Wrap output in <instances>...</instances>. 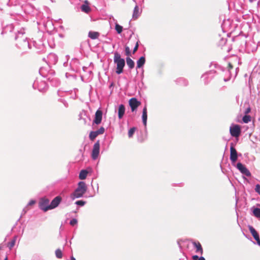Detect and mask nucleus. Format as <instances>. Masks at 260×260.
<instances>
[{
    "mask_svg": "<svg viewBox=\"0 0 260 260\" xmlns=\"http://www.w3.org/2000/svg\"><path fill=\"white\" fill-rule=\"evenodd\" d=\"M114 62L116 64V74L119 75L122 73L125 62L124 59L121 58L120 54L117 52L114 53Z\"/></svg>",
    "mask_w": 260,
    "mask_h": 260,
    "instance_id": "f257e3e1",
    "label": "nucleus"
},
{
    "mask_svg": "<svg viewBox=\"0 0 260 260\" xmlns=\"http://www.w3.org/2000/svg\"><path fill=\"white\" fill-rule=\"evenodd\" d=\"M16 46L24 52L28 51L30 49V45L27 38H24L23 40L16 41Z\"/></svg>",
    "mask_w": 260,
    "mask_h": 260,
    "instance_id": "f03ea898",
    "label": "nucleus"
},
{
    "mask_svg": "<svg viewBox=\"0 0 260 260\" xmlns=\"http://www.w3.org/2000/svg\"><path fill=\"white\" fill-rule=\"evenodd\" d=\"M49 200L46 198H41L39 202V208L44 212H46L50 209Z\"/></svg>",
    "mask_w": 260,
    "mask_h": 260,
    "instance_id": "7ed1b4c3",
    "label": "nucleus"
},
{
    "mask_svg": "<svg viewBox=\"0 0 260 260\" xmlns=\"http://www.w3.org/2000/svg\"><path fill=\"white\" fill-rule=\"evenodd\" d=\"M32 87L41 92H44L47 88L46 83L44 81H39L38 79L34 82Z\"/></svg>",
    "mask_w": 260,
    "mask_h": 260,
    "instance_id": "20e7f679",
    "label": "nucleus"
},
{
    "mask_svg": "<svg viewBox=\"0 0 260 260\" xmlns=\"http://www.w3.org/2000/svg\"><path fill=\"white\" fill-rule=\"evenodd\" d=\"M43 60L49 65H54L58 61L57 56L53 53L48 54L47 58H44Z\"/></svg>",
    "mask_w": 260,
    "mask_h": 260,
    "instance_id": "39448f33",
    "label": "nucleus"
},
{
    "mask_svg": "<svg viewBox=\"0 0 260 260\" xmlns=\"http://www.w3.org/2000/svg\"><path fill=\"white\" fill-rule=\"evenodd\" d=\"M230 132L232 137H239L241 133V127L238 124H232L230 128Z\"/></svg>",
    "mask_w": 260,
    "mask_h": 260,
    "instance_id": "423d86ee",
    "label": "nucleus"
},
{
    "mask_svg": "<svg viewBox=\"0 0 260 260\" xmlns=\"http://www.w3.org/2000/svg\"><path fill=\"white\" fill-rule=\"evenodd\" d=\"M216 71L214 70H211L210 71L206 72L205 74L202 75V78L204 80L205 84H207L213 78L214 74H216Z\"/></svg>",
    "mask_w": 260,
    "mask_h": 260,
    "instance_id": "0eeeda50",
    "label": "nucleus"
},
{
    "mask_svg": "<svg viewBox=\"0 0 260 260\" xmlns=\"http://www.w3.org/2000/svg\"><path fill=\"white\" fill-rule=\"evenodd\" d=\"M100 141H97L94 144L91 153L92 159L95 160L98 158L100 153Z\"/></svg>",
    "mask_w": 260,
    "mask_h": 260,
    "instance_id": "6e6552de",
    "label": "nucleus"
},
{
    "mask_svg": "<svg viewBox=\"0 0 260 260\" xmlns=\"http://www.w3.org/2000/svg\"><path fill=\"white\" fill-rule=\"evenodd\" d=\"M236 168L242 174L245 175L247 177H250L251 176L250 171L241 162H238L236 165Z\"/></svg>",
    "mask_w": 260,
    "mask_h": 260,
    "instance_id": "1a4fd4ad",
    "label": "nucleus"
},
{
    "mask_svg": "<svg viewBox=\"0 0 260 260\" xmlns=\"http://www.w3.org/2000/svg\"><path fill=\"white\" fill-rule=\"evenodd\" d=\"M238 153L236 149L233 147V144H231L230 147V159L232 163L233 164L235 163L238 159Z\"/></svg>",
    "mask_w": 260,
    "mask_h": 260,
    "instance_id": "9d476101",
    "label": "nucleus"
},
{
    "mask_svg": "<svg viewBox=\"0 0 260 260\" xmlns=\"http://www.w3.org/2000/svg\"><path fill=\"white\" fill-rule=\"evenodd\" d=\"M25 29L23 27L20 28V30H17L16 32H15V40L17 41L18 40H23L24 38H27L25 36Z\"/></svg>",
    "mask_w": 260,
    "mask_h": 260,
    "instance_id": "9b49d317",
    "label": "nucleus"
},
{
    "mask_svg": "<svg viewBox=\"0 0 260 260\" xmlns=\"http://www.w3.org/2000/svg\"><path fill=\"white\" fill-rule=\"evenodd\" d=\"M141 104V103L137 100L135 98L131 99L129 101V105L131 107L132 112L136 110L139 106Z\"/></svg>",
    "mask_w": 260,
    "mask_h": 260,
    "instance_id": "f8f14e48",
    "label": "nucleus"
},
{
    "mask_svg": "<svg viewBox=\"0 0 260 260\" xmlns=\"http://www.w3.org/2000/svg\"><path fill=\"white\" fill-rule=\"evenodd\" d=\"M105 132V128L103 127H101L99 129L92 131L89 134V139L91 140H93L99 135L103 134Z\"/></svg>",
    "mask_w": 260,
    "mask_h": 260,
    "instance_id": "ddd939ff",
    "label": "nucleus"
},
{
    "mask_svg": "<svg viewBox=\"0 0 260 260\" xmlns=\"http://www.w3.org/2000/svg\"><path fill=\"white\" fill-rule=\"evenodd\" d=\"M85 193L84 191L76 188L74 192L71 194L70 197L72 200H74L75 199L83 197Z\"/></svg>",
    "mask_w": 260,
    "mask_h": 260,
    "instance_id": "4468645a",
    "label": "nucleus"
},
{
    "mask_svg": "<svg viewBox=\"0 0 260 260\" xmlns=\"http://www.w3.org/2000/svg\"><path fill=\"white\" fill-rule=\"evenodd\" d=\"M62 198L60 196H58L55 197L51 202L50 204V210L53 209L59 205L60 202H61Z\"/></svg>",
    "mask_w": 260,
    "mask_h": 260,
    "instance_id": "2eb2a0df",
    "label": "nucleus"
},
{
    "mask_svg": "<svg viewBox=\"0 0 260 260\" xmlns=\"http://www.w3.org/2000/svg\"><path fill=\"white\" fill-rule=\"evenodd\" d=\"M103 112L102 111L99 109L98 110L95 114L94 119L93 120V122L96 124H99L101 123L102 119Z\"/></svg>",
    "mask_w": 260,
    "mask_h": 260,
    "instance_id": "dca6fc26",
    "label": "nucleus"
},
{
    "mask_svg": "<svg viewBox=\"0 0 260 260\" xmlns=\"http://www.w3.org/2000/svg\"><path fill=\"white\" fill-rule=\"evenodd\" d=\"M48 80L53 86L57 87L60 84V81L56 77H48Z\"/></svg>",
    "mask_w": 260,
    "mask_h": 260,
    "instance_id": "f3484780",
    "label": "nucleus"
},
{
    "mask_svg": "<svg viewBox=\"0 0 260 260\" xmlns=\"http://www.w3.org/2000/svg\"><path fill=\"white\" fill-rule=\"evenodd\" d=\"M125 109L124 105L123 104H120L119 106L118 110V118L119 119H121L123 117V116L125 113Z\"/></svg>",
    "mask_w": 260,
    "mask_h": 260,
    "instance_id": "a211bd4d",
    "label": "nucleus"
},
{
    "mask_svg": "<svg viewBox=\"0 0 260 260\" xmlns=\"http://www.w3.org/2000/svg\"><path fill=\"white\" fill-rule=\"evenodd\" d=\"M142 122L145 126H146L147 124V111L146 106H145L143 109L142 112Z\"/></svg>",
    "mask_w": 260,
    "mask_h": 260,
    "instance_id": "6ab92c4d",
    "label": "nucleus"
},
{
    "mask_svg": "<svg viewBox=\"0 0 260 260\" xmlns=\"http://www.w3.org/2000/svg\"><path fill=\"white\" fill-rule=\"evenodd\" d=\"M14 27L12 24H10L6 26L3 28L2 34H7L8 32H11L14 30Z\"/></svg>",
    "mask_w": 260,
    "mask_h": 260,
    "instance_id": "aec40b11",
    "label": "nucleus"
},
{
    "mask_svg": "<svg viewBox=\"0 0 260 260\" xmlns=\"http://www.w3.org/2000/svg\"><path fill=\"white\" fill-rule=\"evenodd\" d=\"M177 84L181 86H186L188 85V81L184 78H179L175 81Z\"/></svg>",
    "mask_w": 260,
    "mask_h": 260,
    "instance_id": "412c9836",
    "label": "nucleus"
},
{
    "mask_svg": "<svg viewBox=\"0 0 260 260\" xmlns=\"http://www.w3.org/2000/svg\"><path fill=\"white\" fill-rule=\"evenodd\" d=\"M248 227L250 232L251 233L254 239L259 237L258 233L252 226L249 225Z\"/></svg>",
    "mask_w": 260,
    "mask_h": 260,
    "instance_id": "4be33fe9",
    "label": "nucleus"
},
{
    "mask_svg": "<svg viewBox=\"0 0 260 260\" xmlns=\"http://www.w3.org/2000/svg\"><path fill=\"white\" fill-rule=\"evenodd\" d=\"M233 69V66L232 65V64L231 62L229 63L228 70L226 71V74H227L229 76V77L228 78H224L223 80L225 82L228 81L230 80L231 75L232 74L231 70Z\"/></svg>",
    "mask_w": 260,
    "mask_h": 260,
    "instance_id": "5701e85b",
    "label": "nucleus"
},
{
    "mask_svg": "<svg viewBox=\"0 0 260 260\" xmlns=\"http://www.w3.org/2000/svg\"><path fill=\"white\" fill-rule=\"evenodd\" d=\"M81 10L82 12L86 13H88L90 11L91 9L88 5L87 1H85V3L81 6Z\"/></svg>",
    "mask_w": 260,
    "mask_h": 260,
    "instance_id": "b1692460",
    "label": "nucleus"
},
{
    "mask_svg": "<svg viewBox=\"0 0 260 260\" xmlns=\"http://www.w3.org/2000/svg\"><path fill=\"white\" fill-rule=\"evenodd\" d=\"M77 188L79 189L80 190H81L86 192L87 189V187L85 182L83 181H80L78 183Z\"/></svg>",
    "mask_w": 260,
    "mask_h": 260,
    "instance_id": "393cba45",
    "label": "nucleus"
},
{
    "mask_svg": "<svg viewBox=\"0 0 260 260\" xmlns=\"http://www.w3.org/2000/svg\"><path fill=\"white\" fill-rule=\"evenodd\" d=\"M146 61L145 57L144 56H141L137 61V68H141L145 64Z\"/></svg>",
    "mask_w": 260,
    "mask_h": 260,
    "instance_id": "a878e982",
    "label": "nucleus"
},
{
    "mask_svg": "<svg viewBox=\"0 0 260 260\" xmlns=\"http://www.w3.org/2000/svg\"><path fill=\"white\" fill-rule=\"evenodd\" d=\"M193 245L196 248V252L203 254V250L201 244L199 242H193Z\"/></svg>",
    "mask_w": 260,
    "mask_h": 260,
    "instance_id": "bb28decb",
    "label": "nucleus"
},
{
    "mask_svg": "<svg viewBox=\"0 0 260 260\" xmlns=\"http://www.w3.org/2000/svg\"><path fill=\"white\" fill-rule=\"evenodd\" d=\"M100 36V34L98 32L90 31L88 32V37L92 40L97 39Z\"/></svg>",
    "mask_w": 260,
    "mask_h": 260,
    "instance_id": "cd10ccee",
    "label": "nucleus"
},
{
    "mask_svg": "<svg viewBox=\"0 0 260 260\" xmlns=\"http://www.w3.org/2000/svg\"><path fill=\"white\" fill-rule=\"evenodd\" d=\"M126 61L127 65L130 69H132L135 67L134 61L129 57H127L126 58Z\"/></svg>",
    "mask_w": 260,
    "mask_h": 260,
    "instance_id": "c85d7f7f",
    "label": "nucleus"
},
{
    "mask_svg": "<svg viewBox=\"0 0 260 260\" xmlns=\"http://www.w3.org/2000/svg\"><path fill=\"white\" fill-rule=\"evenodd\" d=\"M88 174V171L86 170H82L79 175V178L81 180H84L86 178Z\"/></svg>",
    "mask_w": 260,
    "mask_h": 260,
    "instance_id": "c756f323",
    "label": "nucleus"
},
{
    "mask_svg": "<svg viewBox=\"0 0 260 260\" xmlns=\"http://www.w3.org/2000/svg\"><path fill=\"white\" fill-rule=\"evenodd\" d=\"M139 7L137 5H136L135 7L134 11H133V18L134 19H137L138 17H139Z\"/></svg>",
    "mask_w": 260,
    "mask_h": 260,
    "instance_id": "7c9ffc66",
    "label": "nucleus"
},
{
    "mask_svg": "<svg viewBox=\"0 0 260 260\" xmlns=\"http://www.w3.org/2000/svg\"><path fill=\"white\" fill-rule=\"evenodd\" d=\"M212 66H214V67L216 69V71L217 72L216 73H217V74H219V72H218V71L220 70V71H221L222 72H224V69H223L222 67H221V66H219L218 64H217V63H211L210 66V67L211 68H212Z\"/></svg>",
    "mask_w": 260,
    "mask_h": 260,
    "instance_id": "2f4dec72",
    "label": "nucleus"
},
{
    "mask_svg": "<svg viewBox=\"0 0 260 260\" xmlns=\"http://www.w3.org/2000/svg\"><path fill=\"white\" fill-rule=\"evenodd\" d=\"M253 215L257 218H260V208H254L253 210Z\"/></svg>",
    "mask_w": 260,
    "mask_h": 260,
    "instance_id": "473e14b6",
    "label": "nucleus"
},
{
    "mask_svg": "<svg viewBox=\"0 0 260 260\" xmlns=\"http://www.w3.org/2000/svg\"><path fill=\"white\" fill-rule=\"evenodd\" d=\"M16 238L17 236H15L11 242L8 243L7 246L9 247L10 249H12L15 245Z\"/></svg>",
    "mask_w": 260,
    "mask_h": 260,
    "instance_id": "72a5a7b5",
    "label": "nucleus"
},
{
    "mask_svg": "<svg viewBox=\"0 0 260 260\" xmlns=\"http://www.w3.org/2000/svg\"><path fill=\"white\" fill-rule=\"evenodd\" d=\"M115 29L118 34L122 32L123 30V27L118 23L115 24Z\"/></svg>",
    "mask_w": 260,
    "mask_h": 260,
    "instance_id": "f704fd0d",
    "label": "nucleus"
},
{
    "mask_svg": "<svg viewBox=\"0 0 260 260\" xmlns=\"http://www.w3.org/2000/svg\"><path fill=\"white\" fill-rule=\"evenodd\" d=\"M242 120L245 123H248L251 121V117L249 115H245L243 117Z\"/></svg>",
    "mask_w": 260,
    "mask_h": 260,
    "instance_id": "c9c22d12",
    "label": "nucleus"
},
{
    "mask_svg": "<svg viewBox=\"0 0 260 260\" xmlns=\"http://www.w3.org/2000/svg\"><path fill=\"white\" fill-rule=\"evenodd\" d=\"M136 130V127H133L131 128L128 132V136L129 138H132L134 134L135 133Z\"/></svg>",
    "mask_w": 260,
    "mask_h": 260,
    "instance_id": "e433bc0d",
    "label": "nucleus"
},
{
    "mask_svg": "<svg viewBox=\"0 0 260 260\" xmlns=\"http://www.w3.org/2000/svg\"><path fill=\"white\" fill-rule=\"evenodd\" d=\"M55 255L58 258H61L62 257V251L60 249H57L55 251Z\"/></svg>",
    "mask_w": 260,
    "mask_h": 260,
    "instance_id": "4c0bfd02",
    "label": "nucleus"
},
{
    "mask_svg": "<svg viewBox=\"0 0 260 260\" xmlns=\"http://www.w3.org/2000/svg\"><path fill=\"white\" fill-rule=\"evenodd\" d=\"M75 204L77 206L82 207L86 204V202L83 200H78L75 202Z\"/></svg>",
    "mask_w": 260,
    "mask_h": 260,
    "instance_id": "58836bf2",
    "label": "nucleus"
},
{
    "mask_svg": "<svg viewBox=\"0 0 260 260\" xmlns=\"http://www.w3.org/2000/svg\"><path fill=\"white\" fill-rule=\"evenodd\" d=\"M125 55L126 56H127V57H128L129 56H131L130 49L128 46H125Z\"/></svg>",
    "mask_w": 260,
    "mask_h": 260,
    "instance_id": "ea45409f",
    "label": "nucleus"
},
{
    "mask_svg": "<svg viewBox=\"0 0 260 260\" xmlns=\"http://www.w3.org/2000/svg\"><path fill=\"white\" fill-rule=\"evenodd\" d=\"M78 222L76 218H73L70 220V224L72 226H74L76 225Z\"/></svg>",
    "mask_w": 260,
    "mask_h": 260,
    "instance_id": "a19ab883",
    "label": "nucleus"
},
{
    "mask_svg": "<svg viewBox=\"0 0 260 260\" xmlns=\"http://www.w3.org/2000/svg\"><path fill=\"white\" fill-rule=\"evenodd\" d=\"M255 191L258 194L260 195V185L259 184H257L255 185Z\"/></svg>",
    "mask_w": 260,
    "mask_h": 260,
    "instance_id": "79ce46f5",
    "label": "nucleus"
},
{
    "mask_svg": "<svg viewBox=\"0 0 260 260\" xmlns=\"http://www.w3.org/2000/svg\"><path fill=\"white\" fill-rule=\"evenodd\" d=\"M139 41H138L135 45V46L134 47V48L133 49V53H135L138 50V49L139 47Z\"/></svg>",
    "mask_w": 260,
    "mask_h": 260,
    "instance_id": "37998d69",
    "label": "nucleus"
},
{
    "mask_svg": "<svg viewBox=\"0 0 260 260\" xmlns=\"http://www.w3.org/2000/svg\"><path fill=\"white\" fill-rule=\"evenodd\" d=\"M59 101L60 102H61L63 105L64 106L66 107H68V103L67 102V101H66L64 100H63V99H59Z\"/></svg>",
    "mask_w": 260,
    "mask_h": 260,
    "instance_id": "c03bdc74",
    "label": "nucleus"
},
{
    "mask_svg": "<svg viewBox=\"0 0 260 260\" xmlns=\"http://www.w3.org/2000/svg\"><path fill=\"white\" fill-rule=\"evenodd\" d=\"M226 42V39L222 38L220 40V41L219 42L220 45L222 46L223 45L225 44Z\"/></svg>",
    "mask_w": 260,
    "mask_h": 260,
    "instance_id": "a18cd8bd",
    "label": "nucleus"
},
{
    "mask_svg": "<svg viewBox=\"0 0 260 260\" xmlns=\"http://www.w3.org/2000/svg\"><path fill=\"white\" fill-rule=\"evenodd\" d=\"M35 203H36V201H35V200H30V201L28 202V203L27 205H28V206H31V205H33L34 204H35Z\"/></svg>",
    "mask_w": 260,
    "mask_h": 260,
    "instance_id": "49530a36",
    "label": "nucleus"
},
{
    "mask_svg": "<svg viewBox=\"0 0 260 260\" xmlns=\"http://www.w3.org/2000/svg\"><path fill=\"white\" fill-rule=\"evenodd\" d=\"M199 257L197 255H194L192 256V258L193 260H198Z\"/></svg>",
    "mask_w": 260,
    "mask_h": 260,
    "instance_id": "de8ad7c7",
    "label": "nucleus"
},
{
    "mask_svg": "<svg viewBox=\"0 0 260 260\" xmlns=\"http://www.w3.org/2000/svg\"><path fill=\"white\" fill-rule=\"evenodd\" d=\"M256 241V243L257 244L260 246V238L259 237L258 238H257L256 239H255Z\"/></svg>",
    "mask_w": 260,
    "mask_h": 260,
    "instance_id": "09e8293b",
    "label": "nucleus"
},
{
    "mask_svg": "<svg viewBox=\"0 0 260 260\" xmlns=\"http://www.w3.org/2000/svg\"><path fill=\"white\" fill-rule=\"evenodd\" d=\"M113 86H114V83L113 82L111 83V84L109 85V88H112Z\"/></svg>",
    "mask_w": 260,
    "mask_h": 260,
    "instance_id": "8fccbe9b",
    "label": "nucleus"
},
{
    "mask_svg": "<svg viewBox=\"0 0 260 260\" xmlns=\"http://www.w3.org/2000/svg\"><path fill=\"white\" fill-rule=\"evenodd\" d=\"M198 260H206V259L204 257L201 256L199 258Z\"/></svg>",
    "mask_w": 260,
    "mask_h": 260,
    "instance_id": "3c124183",
    "label": "nucleus"
},
{
    "mask_svg": "<svg viewBox=\"0 0 260 260\" xmlns=\"http://www.w3.org/2000/svg\"><path fill=\"white\" fill-rule=\"evenodd\" d=\"M72 61L74 62H78V60L77 59H74L72 60Z\"/></svg>",
    "mask_w": 260,
    "mask_h": 260,
    "instance_id": "603ef678",
    "label": "nucleus"
},
{
    "mask_svg": "<svg viewBox=\"0 0 260 260\" xmlns=\"http://www.w3.org/2000/svg\"><path fill=\"white\" fill-rule=\"evenodd\" d=\"M68 62H64L63 63V66H64V67H66V66H68Z\"/></svg>",
    "mask_w": 260,
    "mask_h": 260,
    "instance_id": "864d4df0",
    "label": "nucleus"
},
{
    "mask_svg": "<svg viewBox=\"0 0 260 260\" xmlns=\"http://www.w3.org/2000/svg\"><path fill=\"white\" fill-rule=\"evenodd\" d=\"M71 260H76V259L74 256H72L71 257Z\"/></svg>",
    "mask_w": 260,
    "mask_h": 260,
    "instance_id": "5fc2aeb1",
    "label": "nucleus"
},
{
    "mask_svg": "<svg viewBox=\"0 0 260 260\" xmlns=\"http://www.w3.org/2000/svg\"><path fill=\"white\" fill-rule=\"evenodd\" d=\"M238 70H239V68L237 67L236 69V75H237V71H238Z\"/></svg>",
    "mask_w": 260,
    "mask_h": 260,
    "instance_id": "6e6d98bb",
    "label": "nucleus"
},
{
    "mask_svg": "<svg viewBox=\"0 0 260 260\" xmlns=\"http://www.w3.org/2000/svg\"><path fill=\"white\" fill-rule=\"evenodd\" d=\"M257 6H259L260 5V0L257 2Z\"/></svg>",
    "mask_w": 260,
    "mask_h": 260,
    "instance_id": "4d7b16f0",
    "label": "nucleus"
},
{
    "mask_svg": "<svg viewBox=\"0 0 260 260\" xmlns=\"http://www.w3.org/2000/svg\"><path fill=\"white\" fill-rule=\"evenodd\" d=\"M250 111V109H248L247 110V111H246V113H248L249 112V111Z\"/></svg>",
    "mask_w": 260,
    "mask_h": 260,
    "instance_id": "13d9d810",
    "label": "nucleus"
},
{
    "mask_svg": "<svg viewBox=\"0 0 260 260\" xmlns=\"http://www.w3.org/2000/svg\"><path fill=\"white\" fill-rule=\"evenodd\" d=\"M2 248H3V246L1 245H0V250L2 249Z\"/></svg>",
    "mask_w": 260,
    "mask_h": 260,
    "instance_id": "bf43d9fd",
    "label": "nucleus"
},
{
    "mask_svg": "<svg viewBox=\"0 0 260 260\" xmlns=\"http://www.w3.org/2000/svg\"><path fill=\"white\" fill-rule=\"evenodd\" d=\"M4 260H8V257L7 256L6 257V258L4 259Z\"/></svg>",
    "mask_w": 260,
    "mask_h": 260,
    "instance_id": "052dcab7",
    "label": "nucleus"
}]
</instances>
